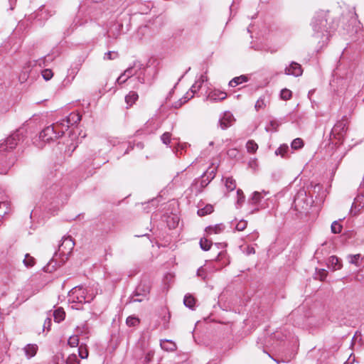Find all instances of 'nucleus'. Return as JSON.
Wrapping results in <instances>:
<instances>
[{"instance_id":"1","label":"nucleus","mask_w":364,"mask_h":364,"mask_svg":"<svg viewBox=\"0 0 364 364\" xmlns=\"http://www.w3.org/2000/svg\"><path fill=\"white\" fill-rule=\"evenodd\" d=\"M328 11H320L314 15L311 25L314 31L312 39L317 43V48H322L326 46L331 36L333 26L328 23Z\"/></svg>"},{"instance_id":"2","label":"nucleus","mask_w":364,"mask_h":364,"mask_svg":"<svg viewBox=\"0 0 364 364\" xmlns=\"http://www.w3.org/2000/svg\"><path fill=\"white\" fill-rule=\"evenodd\" d=\"M21 140L18 132H14L8 136L4 143H1V161L5 164V168H9L16 162L15 155L10 152L13 150Z\"/></svg>"},{"instance_id":"3","label":"nucleus","mask_w":364,"mask_h":364,"mask_svg":"<svg viewBox=\"0 0 364 364\" xmlns=\"http://www.w3.org/2000/svg\"><path fill=\"white\" fill-rule=\"evenodd\" d=\"M312 197L309 187H308V191L304 188H300L294 196L293 202L295 210L299 212L307 210L314 202Z\"/></svg>"},{"instance_id":"4","label":"nucleus","mask_w":364,"mask_h":364,"mask_svg":"<svg viewBox=\"0 0 364 364\" xmlns=\"http://www.w3.org/2000/svg\"><path fill=\"white\" fill-rule=\"evenodd\" d=\"M55 130L53 125L46 127L40 132L38 138L34 141V144L38 148L42 149L46 143L56 140L59 138V135Z\"/></svg>"},{"instance_id":"5","label":"nucleus","mask_w":364,"mask_h":364,"mask_svg":"<svg viewBox=\"0 0 364 364\" xmlns=\"http://www.w3.org/2000/svg\"><path fill=\"white\" fill-rule=\"evenodd\" d=\"M348 123L347 116H343L341 119L338 120L332 128L330 134L331 139L333 138L342 143L348 131Z\"/></svg>"},{"instance_id":"6","label":"nucleus","mask_w":364,"mask_h":364,"mask_svg":"<svg viewBox=\"0 0 364 364\" xmlns=\"http://www.w3.org/2000/svg\"><path fill=\"white\" fill-rule=\"evenodd\" d=\"M72 252H68L65 254V252H55L53 257L43 267L45 272H52L55 271L58 267L62 266L68 259L70 255Z\"/></svg>"},{"instance_id":"7","label":"nucleus","mask_w":364,"mask_h":364,"mask_svg":"<svg viewBox=\"0 0 364 364\" xmlns=\"http://www.w3.org/2000/svg\"><path fill=\"white\" fill-rule=\"evenodd\" d=\"M55 10L53 8L41 6L36 11H35L34 18L40 23H43L49 18L55 15Z\"/></svg>"},{"instance_id":"8","label":"nucleus","mask_w":364,"mask_h":364,"mask_svg":"<svg viewBox=\"0 0 364 364\" xmlns=\"http://www.w3.org/2000/svg\"><path fill=\"white\" fill-rule=\"evenodd\" d=\"M199 243L202 250H209L213 245H214L216 249H225L228 247V244L226 242L213 243L211 240L205 237L201 238Z\"/></svg>"},{"instance_id":"9","label":"nucleus","mask_w":364,"mask_h":364,"mask_svg":"<svg viewBox=\"0 0 364 364\" xmlns=\"http://www.w3.org/2000/svg\"><path fill=\"white\" fill-rule=\"evenodd\" d=\"M284 73L287 75H293L294 77L301 76L303 73V70L300 64L296 62L292 61L288 67H286Z\"/></svg>"},{"instance_id":"10","label":"nucleus","mask_w":364,"mask_h":364,"mask_svg":"<svg viewBox=\"0 0 364 364\" xmlns=\"http://www.w3.org/2000/svg\"><path fill=\"white\" fill-rule=\"evenodd\" d=\"M234 121L233 115L229 112H225L223 116L219 119L218 124L223 130H225L231 127Z\"/></svg>"},{"instance_id":"11","label":"nucleus","mask_w":364,"mask_h":364,"mask_svg":"<svg viewBox=\"0 0 364 364\" xmlns=\"http://www.w3.org/2000/svg\"><path fill=\"white\" fill-rule=\"evenodd\" d=\"M216 168H208L207 171L201 176L200 186L203 188L215 178Z\"/></svg>"},{"instance_id":"12","label":"nucleus","mask_w":364,"mask_h":364,"mask_svg":"<svg viewBox=\"0 0 364 364\" xmlns=\"http://www.w3.org/2000/svg\"><path fill=\"white\" fill-rule=\"evenodd\" d=\"M363 208H364V192L358 194L355 198L351 206L350 213L355 215Z\"/></svg>"},{"instance_id":"13","label":"nucleus","mask_w":364,"mask_h":364,"mask_svg":"<svg viewBox=\"0 0 364 364\" xmlns=\"http://www.w3.org/2000/svg\"><path fill=\"white\" fill-rule=\"evenodd\" d=\"M61 193V187L58 184H53L45 192L44 196L47 199L52 200L58 198Z\"/></svg>"},{"instance_id":"14","label":"nucleus","mask_w":364,"mask_h":364,"mask_svg":"<svg viewBox=\"0 0 364 364\" xmlns=\"http://www.w3.org/2000/svg\"><path fill=\"white\" fill-rule=\"evenodd\" d=\"M3 208H5V210L3 215H1V219H6L12 213L13 209L11 201L8 200V196L1 195V210Z\"/></svg>"},{"instance_id":"15","label":"nucleus","mask_w":364,"mask_h":364,"mask_svg":"<svg viewBox=\"0 0 364 364\" xmlns=\"http://www.w3.org/2000/svg\"><path fill=\"white\" fill-rule=\"evenodd\" d=\"M150 292V286L145 283L141 282L133 292L134 296H141L146 298Z\"/></svg>"},{"instance_id":"16","label":"nucleus","mask_w":364,"mask_h":364,"mask_svg":"<svg viewBox=\"0 0 364 364\" xmlns=\"http://www.w3.org/2000/svg\"><path fill=\"white\" fill-rule=\"evenodd\" d=\"M75 247V242L73 237L70 235L64 236L62 238L61 242L58 245V250L63 249L65 250H73Z\"/></svg>"},{"instance_id":"17","label":"nucleus","mask_w":364,"mask_h":364,"mask_svg":"<svg viewBox=\"0 0 364 364\" xmlns=\"http://www.w3.org/2000/svg\"><path fill=\"white\" fill-rule=\"evenodd\" d=\"M52 125L53 127H55V129H56L55 132L58 135H59V137L62 136L65 132L70 127V124L68 123L65 118L53 124Z\"/></svg>"},{"instance_id":"18","label":"nucleus","mask_w":364,"mask_h":364,"mask_svg":"<svg viewBox=\"0 0 364 364\" xmlns=\"http://www.w3.org/2000/svg\"><path fill=\"white\" fill-rule=\"evenodd\" d=\"M327 265L333 271L340 269L342 267L341 260L336 256H331L328 258Z\"/></svg>"},{"instance_id":"19","label":"nucleus","mask_w":364,"mask_h":364,"mask_svg":"<svg viewBox=\"0 0 364 364\" xmlns=\"http://www.w3.org/2000/svg\"><path fill=\"white\" fill-rule=\"evenodd\" d=\"M226 97V92L216 90L210 92L208 96V99L211 102H216L217 100H223Z\"/></svg>"},{"instance_id":"20","label":"nucleus","mask_w":364,"mask_h":364,"mask_svg":"<svg viewBox=\"0 0 364 364\" xmlns=\"http://www.w3.org/2000/svg\"><path fill=\"white\" fill-rule=\"evenodd\" d=\"M225 228V225L223 223L216 224L215 225H210L205 228L207 234H218L224 231Z\"/></svg>"},{"instance_id":"21","label":"nucleus","mask_w":364,"mask_h":364,"mask_svg":"<svg viewBox=\"0 0 364 364\" xmlns=\"http://www.w3.org/2000/svg\"><path fill=\"white\" fill-rule=\"evenodd\" d=\"M160 346L162 349L166 351H174L176 349V343L171 340H161Z\"/></svg>"},{"instance_id":"22","label":"nucleus","mask_w":364,"mask_h":364,"mask_svg":"<svg viewBox=\"0 0 364 364\" xmlns=\"http://www.w3.org/2000/svg\"><path fill=\"white\" fill-rule=\"evenodd\" d=\"M249 80L248 77L245 75H242L240 76H238V77H235L234 78H232L230 82H229V86L230 87H236L237 85H240L243 82H247Z\"/></svg>"},{"instance_id":"23","label":"nucleus","mask_w":364,"mask_h":364,"mask_svg":"<svg viewBox=\"0 0 364 364\" xmlns=\"http://www.w3.org/2000/svg\"><path fill=\"white\" fill-rule=\"evenodd\" d=\"M70 126L77 124L81 120V115L79 113L72 112L69 116L65 117Z\"/></svg>"},{"instance_id":"24","label":"nucleus","mask_w":364,"mask_h":364,"mask_svg":"<svg viewBox=\"0 0 364 364\" xmlns=\"http://www.w3.org/2000/svg\"><path fill=\"white\" fill-rule=\"evenodd\" d=\"M289 151V147L287 144H284L280 145L279 148H277L275 151V154L277 156H281L282 158H286L288 156V152Z\"/></svg>"},{"instance_id":"25","label":"nucleus","mask_w":364,"mask_h":364,"mask_svg":"<svg viewBox=\"0 0 364 364\" xmlns=\"http://www.w3.org/2000/svg\"><path fill=\"white\" fill-rule=\"evenodd\" d=\"M54 321L60 323L65 319V313L63 308L60 307L55 309L53 312Z\"/></svg>"},{"instance_id":"26","label":"nucleus","mask_w":364,"mask_h":364,"mask_svg":"<svg viewBox=\"0 0 364 364\" xmlns=\"http://www.w3.org/2000/svg\"><path fill=\"white\" fill-rule=\"evenodd\" d=\"M38 346L33 344H28L24 348L25 353L28 358L33 357L36 354Z\"/></svg>"},{"instance_id":"27","label":"nucleus","mask_w":364,"mask_h":364,"mask_svg":"<svg viewBox=\"0 0 364 364\" xmlns=\"http://www.w3.org/2000/svg\"><path fill=\"white\" fill-rule=\"evenodd\" d=\"M183 304L186 307L193 309L196 304V299L191 294H186L183 299Z\"/></svg>"},{"instance_id":"28","label":"nucleus","mask_w":364,"mask_h":364,"mask_svg":"<svg viewBox=\"0 0 364 364\" xmlns=\"http://www.w3.org/2000/svg\"><path fill=\"white\" fill-rule=\"evenodd\" d=\"M213 210V206L210 204H207L204 208L198 209L197 214L202 217L212 213Z\"/></svg>"},{"instance_id":"29","label":"nucleus","mask_w":364,"mask_h":364,"mask_svg":"<svg viewBox=\"0 0 364 364\" xmlns=\"http://www.w3.org/2000/svg\"><path fill=\"white\" fill-rule=\"evenodd\" d=\"M138 99V94L136 92L132 91L125 97L127 104L132 106Z\"/></svg>"},{"instance_id":"30","label":"nucleus","mask_w":364,"mask_h":364,"mask_svg":"<svg viewBox=\"0 0 364 364\" xmlns=\"http://www.w3.org/2000/svg\"><path fill=\"white\" fill-rule=\"evenodd\" d=\"M216 260L222 262V264L225 266L230 263L229 257L227 255V252H219L217 255Z\"/></svg>"},{"instance_id":"31","label":"nucleus","mask_w":364,"mask_h":364,"mask_svg":"<svg viewBox=\"0 0 364 364\" xmlns=\"http://www.w3.org/2000/svg\"><path fill=\"white\" fill-rule=\"evenodd\" d=\"M348 258H349V262L351 263V264H354L355 265H356L357 267H359L362 264V257H361V255L360 254H356V255H350L348 256Z\"/></svg>"},{"instance_id":"32","label":"nucleus","mask_w":364,"mask_h":364,"mask_svg":"<svg viewBox=\"0 0 364 364\" xmlns=\"http://www.w3.org/2000/svg\"><path fill=\"white\" fill-rule=\"evenodd\" d=\"M262 198V193L258 192V191H255L252 194V197L250 200V202L252 205H257L259 204Z\"/></svg>"},{"instance_id":"33","label":"nucleus","mask_w":364,"mask_h":364,"mask_svg":"<svg viewBox=\"0 0 364 364\" xmlns=\"http://www.w3.org/2000/svg\"><path fill=\"white\" fill-rule=\"evenodd\" d=\"M328 272L324 269H316L315 278L319 279L320 281H325L327 277Z\"/></svg>"},{"instance_id":"34","label":"nucleus","mask_w":364,"mask_h":364,"mask_svg":"<svg viewBox=\"0 0 364 364\" xmlns=\"http://www.w3.org/2000/svg\"><path fill=\"white\" fill-rule=\"evenodd\" d=\"M225 186L229 191H232L236 188V182L232 177H228L225 181Z\"/></svg>"},{"instance_id":"35","label":"nucleus","mask_w":364,"mask_h":364,"mask_svg":"<svg viewBox=\"0 0 364 364\" xmlns=\"http://www.w3.org/2000/svg\"><path fill=\"white\" fill-rule=\"evenodd\" d=\"M342 229L343 226L337 220L333 221L331 225V232L334 234L340 233Z\"/></svg>"},{"instance_id":"36","label":"nucleus","mask_w":364,"mask_h":364,"mask_svg":"<svg viewBox=\"0 0 364 364\" xmlns=\"http://www.w3.org/2000/svg\"><path fill=\"white\" fill-rule=\"evenodd\" d=\"M247 150L249 153H255L258 149V145L253 140H249L246 144Z\"/></svg>"},{"instance_id":"37","label":"nucleus","mask_w":364,"mask_h":364,"mask_svg":"<svg viewBox=\"0 0 364 364\" xmlns=\"http://www.w3.org/2000/svg\"><path fill=\"white\" fill-rule=\"evenodd\" d=\"M304 146V141L300 138H296L294 139L291 144V147L292 149L297 150Z\"/></svg>"},{"instance_id":"38","label":"nucleus","mask_w":364,"mask_h":364,"mask_svg":"<svg viewBox=\"0 0 364 364\" xmlns=\"http://www.w3.org/2000/svg\"><path fill=\"white\" fill-rule=\"evenodd\" d=\"M79 356L82 359L87 358L88 357V350L86 346L80 345L78 348Z\"/></svg>"},{"instance_id":"39","label":"nucleus","mask_w":364,"mask_h":364,"mask_svg":"<svg viewBox=\"0 0 364 364\" xmlns=\"http://www.w3.org/2000/svg\"><path fill=\"white\" fill-rule=\"evenodd\" d=\"M23 262L26 267H31L35 264V259L33 257L30 256L28 254H26Z\"/></svg>"},{"instance_id":"40","label":"nucleus","mask_w":364,"mask_h":364,"mask_svg":"<svg viewBox=\"0 0 364 364\" xmlns=\"http://www.w3.org/2000/svg\"><path fill=\"white\" fill-rule=\"evenodd\" d=\"M266 107V102L264 97H260L255 103V108L257 111L260 109H264Z\"/></svg>"},{"instance_id":"41","label":"nucleus","mask_w":364,"mask_h":364,"mask_svg":"<svg viewBox=\"0 0 364 364\" xmlns=\"http://www.w3.org/2000/svg\"><path fill=\"white\" fill-rule=\"evenodd\" d=\"M68 344L70 346V347H77L79 345V338H78V335H73V336H71L68 341Z\"/></svg>"},{"instance_id":"42","label":"nucleus","mask_w":364,"mask_h":364,"mask_svg":"<svg viewBox=\"0 0 364 364\" xmlns=\"http://www.w3.org/2000/svg\"><path fill=\"white\" fill-rule=\"evenodd\" d=\"M200 78H201V81L199 82H196L194 85H192V87L190 89V91L191 92V93L193 95H194L198 90H199V89L200 88V87L202 85V83L205 80L203 75H201Z\"/></svg>"},{"instance_id":"43","label":"nucleus","mask_w":364,"mask_h":364,"mask_svg":"<svg viewBox=\"0 0 364 364\" xmlns=\"http://www.w3.org/2000/svg\"><path fill=\"white\" fill-rule=\"evenodd\" d=\"M77 333L87 335L90 333L89 327L87 323L82 324L81 326H77L76 328Z\"/></svg>"},{"instance_id":"44","label":"nucleus","mask_w":364,"mask_h":364,"mask_svg":"<svg viewBox=\"0 0 364 364\" xmlns=\"http://www.w3.org/2000/svg\"><path fill=\"white\" fill-rule=\"evenodd\" d=\"M292 92L291 90L284 88L281 90L280 97L284 100H289L291 97Z\"/></svg>"},{"instance_id":"45","label":"nucleus","mask_w":364,"mask_h":364,"mask_svg":"<svg viewBox=\"0 0 364 364\" xmlns=\"http://www.w3.org/2000/svg\"><path fill=\"white\" fill-rule=\"evenodd\" d=\"M126 323L129 326H135L139 323V319L134 316H129L126 320Z\"/></svg>"},{"instance_id":"46","label":"nucleus","mask_w":364,"mask_h":364,"mask_svg":"<svg viewBox=\"0 0 364 364\" xmlns=\"http://www.w3.org/2000/svg\"><path fill=\"white\" fill-rule=\"evenodd\" d=\"M119 57V54L116 51H108L105 53V60H114Z\"/></svg>"},{"instance_id":"47","label":"nucleus","mask_w":364,"mask_h":364,"mask_svg":"<svg viewBox=\"0 0 364 364\" xmlns=\"http://www.w3.org/2000/svg\"><path fill=\"white\" fill-rule=\"evenodd\" d=\"M66 364H80V360L74 353L70 355L66 360Z\"/></svg>"},{"instance_id":"48","label":"nucleus","mask_w":364,"mask_h":364,"mask_svg":"<svg viewBox=\"0 0 364 364\" xmlns=\"http://www.w3.org/2000/svg\"><path fill=\"white\" fill-rule=\"evenodd\" d=\"M53 75V73L50 69H45L42 71V76L46 81L50 80Z\"/></svg>"},{"instance_id":"49","label":"nucleus","mask_w":364,"mask_h":364,"mask_svg":"<svg viewBox=\"0 0 364 364\" xmlns=\"http://www.w3.org/2000/svg\"><path fill=\"white\" fill-rule=\"evenodd\" d=\"M171 134L169 132L164 133L161 136L162 142L166 145L169 144L171 142Z\"/></svg>"},{"instance_id":"50","label":"nucleus","mask_w":364,"mask_h":364,"mask_svg":"<svg viewBox=\"0 0 364 364\" xmlns=\"http://www.w3.org/2000/svg\"><path fill=\"white\" fill-rule=\"evenodd\" d=\"M247 224V221L241 220L237 223L235 228L238 231H242L246 228Z\"/></svg>"},{"instance_id":"51","label":"nucleus","mask_w":364,"mask_h":364,"mask_svg":"<svg viewBox=\"0 0 364 364\" xmlns=\"http://www.w3.org/2000/svg\"><path fill=\"white\" fill-rule=\"evenodd\" d=\"M51 324H52L51 318L49 317L46 318V319L45 320L44 323H43V331L45 329H46L47 331H49L50 329Z\"/></svg>"},{"instance_id":"52","label":"nucleus","mask_w":364,"mask_h":364,"mask_svg":"<svg viewBox=\"0 0 364 364\" xmlns=\"http://www.w3.org/2000/svg\"><path fill=\"white\" fill-rule=\"evenodd\" d=\"M133 70H134V67H129L124 70V74L127 79L129 78L130 77H132L134 74Z\"/></svg>"},{"instance_id":"53","label":"nucleus","mask_w":364,"mask_h":364,"mask_svg":"<svg viewBox=\"0 0 364 364\" xmlns=\"http://www.w3.org/2000/svg\"><path fill=\"white\" fill-rule=\"evenodd\" d=\"M144 299L141 296H134V294H132L129 297V302H141Z\"/></svg>"},{"instance_id":"54","label":"nucleus","mask_w":364,"mask_h":364,"mask_svg":"<svg viewBox=\"0 0 364 364\" xmlns=\"http://www.w3.org/2000/svg\"><path fill=\"white\" fill-rule=\"evenodd\" d=\"M197 276L202 277L203 279H205V277H206L205 270L203 269V267H200V268H198V269L197 271Z\"/></svg>"},{"instance_id":"55","label":"nucleus","mask_w":364,"mask_h":364,"mask_svg":"<svg viewBox=\"0 0 364 364\" xmlns=\"http://www.w3.org/2000/svg\"><path fill=\"white\" fill-rule=\"evenodd\" d=\"M183 104H184V102L183 101V99H180L179 100H178L177 102H175L173 104V107H174L175 109H178V108L181 107Z\"/></svg>"},{"instance_id":"56","label":"nucleus","mask_w":364,"mask_h":364,"mask_svg":"<svg viewBox=\"0 0 364 364\" xmlns=\"http://www.w3.org/2000/svg\"><path fill=\"white\" fill-rule=\"evenodd\" d=\"M127 78L126 77V76L123 73L117 79V82L119 84H122V83L125 82L127 81Z\"/></svg>"},{"instance_id":"57","label":"nucleus","mask_w":364,"mask_h":364,"mask_svg":"<svg viewBox=\"0 0 364 364\" xmlns=\"http://www.w3.org/2000/svg\"><path fill=\"white\" fill-rule=\"evenodd\" d=\"M237 196L239 197L237 202L240 203L241 200L244 201L245 200V196L243 195V192L242 190L238 189L237 191Z\"/></svg>"},{"instance_id":"58","label":"nucleus","mask_w":364,"mask_h":364,"mask_svg":"<svg viewBox=\"0 0 364 364\" xmlns=\"http://www.w3.org/2000/svg\"><path fill=\"white\" fill-rule=\"evenodd\" d=\"M193 97V94L191 95H189V92H187L186 94L181 99H183V101L184 102V104H185Z\"/></svg>"},{"instance_id":"59","label":"nucleus","mask_w":364,"mask_h":364,"mask_svg":"<svg viewBox=\"0 0 364 364\" xmlns=\"http://www.w3.org/2000/svg\"><path fill=\"white\" fill-rule=\"evenodd\" d=\"M193 97V94L191 95H189V92H187L186 94L181 99H183V101L184 102V104H185Z\"/></svg>"},{"instance_id":"60","label":"nucleus","mask_w":364,"mask_h":364,"mask_svg":"<svg viewBox=\"0 0 364 364\" xmlns=\"http://www.w3.org/2000/svg\"><path fill=\"white\" fill-rule=\"evenodd\" d=\"M178 82H176V84L174 85V87L171 90V91L168 92L167 97H166V100H170V98L172 97L173 92H174V89L176 88V85H178Z\"/></svg>"},{"instance_id":"61","label":"nucleus","mask_w":364,"mask_h":364,"mask_svg":"<svg viewBox=\"0 0 364 364\" xmlns=\"http://www.w3.org/2000/svg\"><path fill=\"white\" fill-rule=\"evenodd\" d=\"M17 0H9V4H10V10H13L14 9V6L16 5Z\"/></svg>"},{"instance_id":"62","label":"nucleus","mask_w":364,"mask_h":364,"mask_svg":"<svg viewBox=\"0 0 364 364\" xmlns=\"http://www.w3.org/2000/svg\"><path fill=\"white\" fill-rule=\"evenodd\" d=\"M77 299L79 300V302H80V303H82V302H83V301H85V296H81V299H80L78 296H77Z\"/></svg>"},{"instance_id":"63","label":"nucleus","mask_w":364,"mask_h":364,"mask_svg":"<svg viewBox=\"0 0 364 364\" xmlns=\"http://www.w3.org/2000/svg\"><path fill=\"white\" fill-rule=\"evenodd\" d=\"M150 355H150V353H148V354L146 355V357H145V360H146V362H149V361H150Z\"/></svg>"},{"instance_id":"64","label":"nucleus","mask_w":364,"mask_h":364,"mask_svg":"<svg viewBox=\"0 0 364 364\" xmlns=\"http://www.w3.org/2000/svg\"><path fill=\"white\" fill-rule=\"evenodd\" d=\"M311 188H314V191L316 190V188H318L319 190L321 188V186L318 184H317V185L314 186V187L311 186Z\"/></svg>"}]
</instances>
